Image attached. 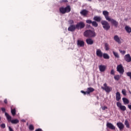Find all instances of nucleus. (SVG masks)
<instances>
[{
  "instance_id": "obj_32",
  "label": "nucleus",
  "mask_w": 131,
  "mask_h": 131,
  "mask_svg": "<svg viewBox=\"0 0 131 131\" xmlns=\"http://www.w3.org/2000/svg\"><path fill=\"white\" fill-rule=\"evenodd\" d=\"M105 49L106 51H108L109 50V45L108 43H106L105 44Z\"/></svg>"
},
{
  "instance_id": "obj_10",
  "label": "nucleus",
  "mask_w": 131,
  "mask_h": 131,
  "mask_svg": "<svg viewBox=\"0 0 131 131\" xmlns=\"http://www.w3.org/2000/svg\"><path fill=\"white\" fill-rule=\"evenodd\" d=\"M75 29H76V26L74 25H71L68 29V31H71V32H73L75 31Z\"/></svg>"
},
{
  "instance_id": "obj_43",
  "label": "nucleus",
  "mask_w": 131,
  "mask_h": 131,
  "mask_svg": "<svg viewBox=\"0 0 131 131\" xmlns=\"http://www.w3.org/2000/svg\"><path fill=\"white\" fill-rule=\"evenodd\" d=\"M4 103H5V104H8V100H7V99H5L4 100Z\"/></svg>"
},
{
  "instance_id": "obj_21",
  "label": "nucleus",
  "mask_w": 131,
  "mask_h": 131,
  "mask_svg": "<svg viewBox=\"0 0 131 131\" xmlns=\"http://www.w3.org/2000/svg\"><path fill=\"white\" fill-rule=\"evenodd\" d=\"M116 99L117 101H119L120 99H121V97H120V93L119 92H117L116 94Z\"/></svg>"
},
{
  "instance_id": "obj_37",
  "label": "nucleus",
  "mask_w": 131,
  "mask_h": 131,
  "mask_svg": "<svg viewBox=\"0 0 131 131\" xmlns=\"http://www.w3.org/2000/svg\"><path fill=\"white\" fill-rule=\"evenodd\" d=\"M111 74L112 75H115V72L114 71V70H112L111 71Z\"/></svg>"
},
{
  "instance_id": "obj_11",
  "label": "nucleus",
  "mask_w": 131,
  "mask_h": 131,
  "mask_svg": "<svg viewBox=\"0 0 131 131\" xmlns=\"http://www.w3.org/2000/svg\"><path fill=\"white\" fill-rule=\"evenodd\" d=\"M117 125L118 127L119 128L120 130H123L124 128V125L122 122H118L117 123Z\"/></svg>"
},
{
  "instance_id": "obj_45",
  "label": "nucleus",
  "mask_w": 131,
  "mask_h": 131,
  "mask_svg": "<svg viewBox=\"0 0 131 131\" xmlns=\"http://www.w3.org/2000/svg\"><path fill=\"white\" fill-rule=\"evenodd\" d=\"M89 2H92V0H88Z\"/></svg>"
},
{
  "instance_id": "obj_19",
  "label": "nucleus",
  "mask_w": 131,
  "mask_h": 131,
  "mask_svg": "<svg viewBox=\"0 0 131 131\" xmlns=\"http://www.w3.org/2000/svg\"><path fill=\"white\" fill-rule=\"evenodd\" d=\"M88 13H89V11L85 9H83L80 12V14L82 16H86V15H88Z\"/></svg>"
},
{
  "instance_id": "obj_39",
  "label": "nucleus",
  "mask_w": 131,
  "mask_h": 131,
  "mask_svg": "<svg viewBox=\"0 0 131 131\" xmlns=\"http://www.w3.org/2000/svg\"><path fill=\"white\" fill-rule=\"evenodd\" d=\"M68 0H61L60 1V3H68Z\"/></svg>"
},
{
  "instance_id": "obj_14",
  "label": "nucleus",
  "mask_w": 131,
  "mask_h": 131,
  "mask_svg": "<svg viewBox=\"0 0 131 131\" xmlns=\"http://www.w3.org/2000/svg\"><path fill=\"white\" fill-rule=\"evenodd\" d=\"M124 60L126 61V62H127L128 63H129V62H131V57L129 54L125 55L124 56Z\"/></svg>"
},
{
  "instance_id": "obj_42",
  "label": "nucleus",
  "mask_w": 131,
  "mask_h": 131,
  "mask_svg": "<svg viewBox=\"0 0 131 131\" xmlns=\"http://www.w3.org/2000/svg\"><path fill=\"white\" fill-rule=\"evenodd\" d=\"M1 110L3 112H6V108L5 107H2Z\"/></svg>"
},
{
  "instance_id": "obj_12",
  "label": "nucleus",
  "mask_w": 131,
  "mask_h": 131,
  "mask_svg": "<svg viewBox=\"0 0 131 131\" xmlns=\"http://www.w3.org/2000/svg\"><path fill=\"white\" fill-rule=\"evenodd\" d=\"M77 46L80 48H82V47H84V41L81 40H77Z\"/></svg>"
},
{
  "instance_id": "obj_30",
  "label": "nucleus",
  "mask_w": 131,
  "mask_h": 131,
  "mask_svg": "<svg viewBox=\"0 0 131 131\" xmlns=\"http://www.w3.org/2000/svg\"><path fill=\"white\" fill-rule=\"evenodd\" d=\"M29 129L30 130H34V126L32 124H30L29 126Z\"/></svg>"
},
{
  "instance_id": "obj_7",
  "label": "nucleus",
  "mask_w": 131,
  "mask_h": 131,
  "mask_svg": "<svg viewBox=\"0 0 131 131\" xmlns=\"http://www.w3.org/2000/svg\"><path fill=\"white\" fill-rule=\"evenodd\" d=\"M117 71L122 75L123 74V73H124V69L123 68L122 64H120L117 66Z\"/></svg>"
},
{
  "instance_id": "obj_13",
  "label": "nucleus",
  "mask_w": 131,
  "mask_h": 131,
  "mask_svg": "<svg viewBox=\"0 0 131 131\" xmlns=\"http://www.w3.org/2000/svg\"><path fill=\"white\" fill-rule=\"evenodd\" d=\"M96 55L97 57H99V58H102V57H103V52H102L100 49H97Z\"/></svg>"
},
{
  "instance_id": "obj_18",
  "label": "nucleus",
  "mask_w": 131,
  "mask_h": 131,
  "mask_svg": "<svg viewBox=\"0 0 131 131\" xmlns=\"http://www.w3.org/2000/svg\"><path fill=\"white\" fill-rule=\"evenodd\" d=\"M99 69L100 72H104L106 70V67L101 64L99 66Z\"/></svg>"
},
{
  "instance_id": "obj_33",
  "label": "nucleus",
  "mask_w": 131,
  "mask_h": 131,
  "mask_svg": "<svg viewBox=\"0 0 131 131\" xmlns=\"http://www.w3.org/2000/svg\"><path fill=\"white\" fill-rule=\"evenodd\" d=\"M86 23H88V24H92L93 23V21L92 20L88 19L86 20Z\"/></svg>"
},
{
  "instance_id": "obj_2",
  "label": "nucleus",
  "mask_w": 131,
  "mask_h": 131,
  "mask_svg": "<svg viewBox=\"0 0 131 131\" xmlns=\"http://www.w3.org/2000/svg\"><path fill=\"white\" fill-rule=\"evenodd\" d=\"M83 35L85 37H95L96 36V32H95V31L87 30L83 33Z\"/></svg>"
},
{
  "instance_id": "obj_1",
  "label": "nucleus",
  "mask_w": 131,
  "mask_h": 131,
  "mask_svg": "<svg viewBox=\"0 0 131 131\" xmlns=\"http://www.w3.org/2000/svg\"><path fill=\"white\" fill-rule=\"evenodd\" d=\"M103 15L104 16L106 20L108 22H111L112 25H114L116 28L118 27V23L117 21L115 20L114 19L110 18L109 16V12L107 11H103Z\"/></svg>"
},
{
  "instance_id": "obj_38",
  "label": "nucleus",
  "mask_w": 131,
  "mask_h": 131,
  "mask_svg": "<svg viewBox=\"0 0 131 131\" xmlns=\"http://www.w3.org/2000/svg\"><path fill=\"white\" fill-rule=\"evenodd\" d=\"M81 93H82V94H83V95L84 96H85V95H88V93H86V92H84L83 91H81Z\"/></svg>"
},
{
  "instance_id": "obj_24",
  "label": "nucleus",
  "mask_w": 131,
  "mask_h": 131,
  "mask_svg": "<svg viewBox=\"0 0 131 131\" xmlns=\"http://www.w3.org/2000/svg\"><path fill=\"white\" fill-rule=\"evenodd\" d=\"M123 102L125 105H126V104H129V100L127 99L126 98H122Z\"/></svg>"
},
{
  "instance_id": "obj_36",
  "label": "nucleus",
  "mask_w": 131,
  "mask_h": 131,
  "mask_svg": "<svg viewBox=\"0 0 131 131\" xmlns=\"http://www.w3.org/2000/svg\"><path fill=\"white\" fill-rule=\"evenodd\" d=\"M119 52L122 55H124L125 54V51H122L121 50H120Z\"/></svg>"
},
{
  "instance_id": "obj_9",
  "label": "nucleus",
  "mask_w": 131,
  "mask_h": 131,
  "mask_svg": "<svg viewBox=\"0 0 131 131\" xmlns=\"http://www.w3.org/2000/svg\"><path fill=\"white\" fill-rule=\"evenodd\" d=\"M117 106L120 108L122 111H125V110H126V107L124 105H121V103L119 102H117Z\"/></svg>"
},
{
  "instance_id": "obj_23",
  "label": "nucleus",
  "mask_w": 131,
  "mask_h": 131,
  "mask_svg": "<svg viewBox=\"0 0 131 131\" xmlns=\"http://www.w3.org/2000/svg\"><path fill=\"white\" fill-rule=\"evenodd\" d=\"M86 42L88 45H93V43H94V41L91 38L86 39Z\"/></svg>"
},
{
  "instance_id": "obj_4",
  "label": "nucleus",
  "mask_w": 131,
  "mask_h": 131,
  "mask_svg": "<svg viewBox=\"0 0 131 131\" xmlns=\"http://www.w3.org/2000/svg\"><path fill=\"white\" fill-rule=\"evenodd\" d=\"M71 11V7L68 5L66 7H61L59 8V12L61 14H66V13H70Z\"/></svg>"
},
{
  "instance_id": "obj_35",
  "label": "nucleus",
  "mask_w": 131,
  "mask_h": 131,
  "mask_svg": "<svg viewBox=\"0 0 131 131\" xmlns=\"http://www.w3.org/2000/svg\"><path fill=\"white\" fill-rule=\"evenodd\" d=\"M1 127L2 128H6V124L4 123H3L1 125Z\"/></svg>"
},
{
  "instance_id": "obj_29",
  "label": "nucleus",
  "mask_w": 131,
  "mask_h": 131,
  "mask_svg": "<svg viewBox=\"0 0 131 131\" xmlns=\"http://www.w3.org/2000/svg\"><path fill=\"white\" fill-rule=\"evenodd\" d=\"M113 54H114V56H115L116 58H119V55H118V53L115 52V51H113Z\"/></svg>"
},
{
  "instance_id": "obj_25",
  "label": "nucleus",
  "mask_w": 131,
  "mask_h": 131,
  "mask_svg": "<svg viewBox=\"0 0 131 131\" xmlns=\"http://www.w3.org/2000/svg\"><path fill=\"white\" fill-rule=\"evenodd\" d=\"M102 56L103 57L104 59H110V56L107 53H104L102 54Z\"/></svg>"
},
{
  "instance_id": "obj_3",
  "label": "nucleus",
  "mask_w": 131,
  "mask_h": 131,
  "mask_svg": "<svg viewBox=\"0 0 131 131\" xmlns=\"http://www.w3.org/2000/svg\"><path fill=\"white\" fill-rule=\"evenodd\" d=\"M5 116L8 122H11L12 124H17L19 123V120L17 119L12 120V117L7 113H5Z\"/></svg>"
},
{
  "instance_id": "obj_46",
  "label": "nucleus",
  "mask_w": 131,
  "mask_h": 131,
  "mask_svg": "<svg viewBox=\"0 0 131 131\" xmlns=\"http://www.w3.org/2000/svg\"><path fill=\"white\" fill-rule=\"evenodd\" d=\"M2 120V118L0 117V121Z\"/></svg>"
},
{
  "instance_id": "obj_16",
  "label": "nucleus",
  "mask_w": 131,
  "mask_h": 131,
  "mask_svg": "<svg viewBox=\"0 0 131 131\" xmlns=\"http://www.w3.org/2000/svg\"><path fill=\"white\" fill-rule=\"evenodd\" d=\"M93 92H95V89L92 87H89L87 88V91H86L87 95H90V94H91V93H93Z\"/></svg>"
},
{
  "instance_id": "obj_20",
  "label": "nucleus",
  "mask_w": 131,
  "mask_h": 131,
  "mask_svg": "<svg viewBox=\"0 0 131 131\" xmlns=\"http://www.w3.org/2000/svg\"><path fill=\"white\" fill-rule=\"evenodd\" d=\"M93 20H94V21H96V22H101L102 18H101L100 16H95L94 17Z\"/></svg>"
},
{
  "instance_id": "obj_27",
  "label": "nucleus",
  "mask_w": 131,
  "mask_h": 131,
  "mask_svg": "<svg viewBox=\"0 0 131 131\" xmlns=\"http://www.w3.org/2000/svg\"><path fill=\"white\" fill-rule=\"evenodd\" d=\"M11 114L13 115V116H15V115H16V109L15 108L11 109Z\"/></svg>"
},
{
  "instance_id": "obj_6",
  "label": "nucleus",
  "mask_w": 131,
  "mask_h": 131,
  "mask_svg": "<svg viewBox=\"0 0 131 131\" xmlns=\"http://www.w3.org/2000/svg\"><path fill=\"white\" fill-rule=\"evenodd\" d=\"M103 86H101V89L106 93H110L112 91V88L108 86L106 83L103 84Z\"/></svg>"
},
{
  "instance_id": "obj_15",
  "label": "nucleus",
  "mask_w": 131,
  "mask_h": 131,
  "mask_svg": "<svg viewBox=\"0 0 131 131\" xmlns=\"http://www.w3.org/2000/svg\"><path fill=\"white\" fill-rule=\"evenodd\" d=\"M106 126L108 128H110V129H113V130L115 129V126H114V125L111 123H110V122L107 123Z\"/></svg>"
},
{
  "instance_id": "obj_17",
  "label": "nucleus",
  "mask_w": 131,
  "mask_h": 131,
  "mask_svg": "<svg viewBox=\"0 0 131 131\" xmlns=\"http://www.w3.org/2000/svg\"><path fill=\"white\" fill-rule=\"evenodd\" d=\"M114 39L115 40V41L118 42V43H121V41L117 35H116L114 36Z\"/></svg>"
},
{
  "instance_id": "obj_22",
  "label": "nucleus",
  "mask_w": 131,
  "mask_h": 131,
  "mask_svg": "<svg viewBox=\"0 0 131 131\" xmlns=\"http://www.w3.org/2000/svg\"><path fill=\"white\" fill-rule=\"evenodd\" d=\"M125 30L127 33H130L131 32V28L128 26H126L125 27Z\"/></svg>"
},
{
  "instance_id": "obj_5",
  "label": "nucleus",
  "mask_w": 131,
  "mask_h": 131,
  "mask_svg": "<svg viewBox=\"0 0 131 131\" xmlns=\"http://www.w3.org/2000/svg\"><path fill=\"white\" fill-rule=\"evenodd\" d=\"M101 24L103 26V28L106 31H108L110 29V25H109V23L108 21L106 20H102L101 21Z\"/></svg>"
},
{
  "instance_id": "obj_40",
  "label": "nucleus",
  "mask_w": 131,
  "mask_h": 131,
  "mask_svg": "<svg viewBox=\"0 0 131 131\" xmlns=\"http://www.w3.org/2000/svg\"><path fill=\"white\" fill-rule=\"evenodd\" d=\"M101 109L102 110H106V109H108V107L107 106H102Z\"/></svg>"
},
{
  "instance_id": "obj_26",
  "label": "nucleus",
  "mask_w": 131,
  "mask_h": 131,
  "mask_svg": "<svg viewBox=\"0 0 131 131\" xmlns=\"http://www.w3.org/2000/svg\"><path fill=\"white\" fill-rule=\"evenodd\" d=\"M124 124L126 125V127H127V128H129V123L127 120H125Z\"/></svg>"
},
{
  "instance_id": "obj_28",
  "label": "nucleus",
  "mask_w": 131,
  "mask_h": 131,
  "mask_svg": "<svg viewBox=\"0 0 131 131\" xmlns=\"http://www.w3.org/2000/svg\"><path fill=\"white\" fill-rule=\"evenodd\" d=\"M92 26L94 27H98V23H97V21H92Z\"/></svg>"
},
{
  "instance_id": "obj_8",
  "label": "nucleus",
  "mask_w": 131,
  "mask_h": 131,
  "mask_svg": "<svg viewBox=\"0 0 131 131\" xmlns=\"http://www.w3.org/2000/svg\"><path fill=\"white\" fill-rule=\"evenodd\" d=\"M85 27V24H84V23L83 21H80L79 23H78L76 25V29H82L84 28Z\"/></svg>"
},
{
  "instance_id": "obj_31",
  "label": "nucleus",
  "mask_w": 131,
  "mask_h": 131,
  "mask_svg": "<svg viewBox=\"0 0 131 131\" xmlns=\"http://www.w3.org/2000/svg\"><path fill=\"white\" fill-rule=\"evenodd\" d=\"M114 79H115V80H119V79H120V76H119V75H117L115 76Z\"/></svg>"
},
{
  "instance_id": "obj_44",
  "label": "nucleus",
  "mask_w": 131,
  "mask_h": 131,
  "mask_svg": "<svg viewBox=\"0 0 131 131\" xmlns=\"http://www.w3.org/2000/svg\"><path fill=\"white\" fill-rule=\"evenodd\" d=\"M35 131H42V129H41V128H38L36 129Z\"/></svg>"
},
{
  "instance_id": "obj_34",
  "label": "nucleus",
  "mask_w": 131,
  "mask_h": 131,
  "mask_svg": "<svg viewBox=\"0 0 131 131\" xmlns=\"http://www.w3.org/2000/svg\"><path fill=\"white\" fill-rule=\"evenodd\" d=\"M122 94L124 96H126V91H125V90H122Z\"/></svg>"
},
{
  "instance_id": "obj_41",
  "label": "nucleus",
  "mask_w": 131,
  "mask_h": 131,
  "mask_svg": "<svg viewBox=\"0 0 131 131\" xmlns=\"http://www.w3.org/2000/svg\"><path fill=\"white\" fill-rule=\"evenodd\" d=\"M69 23L70 24H73L74 23V21H73V20H70Z\"/></svg>"
}]
</instances>
